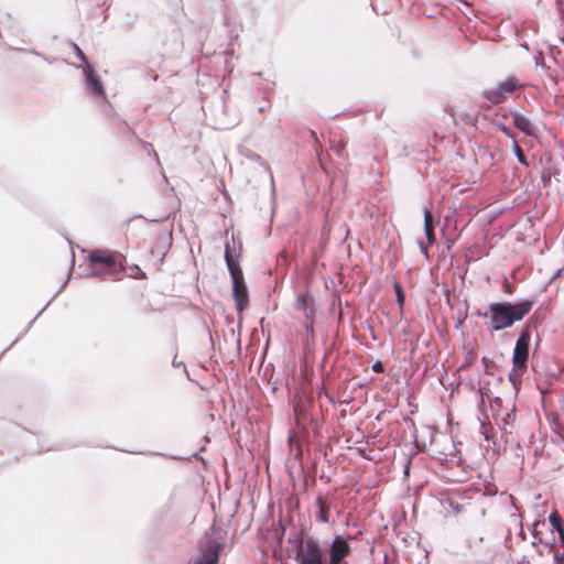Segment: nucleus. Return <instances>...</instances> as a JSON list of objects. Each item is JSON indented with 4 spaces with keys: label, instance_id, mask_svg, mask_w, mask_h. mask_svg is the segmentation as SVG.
Here are the masks:
<instances>
[{
    "label": "nucleus",
    "instance_id": "obj_27",
    "mask_svg": "<svg viewBox=\"0 0 564 564\" xmlns=\"http://www.w3.org/2000/svg\"><path fill=\"white\" fill-rule=\"evenodd\" d=\"M419 248H420V251L422 252V254L429 259V251H427V247L421 241L419 243Z\"/></svg>",
    "mask_w": 564,
    "mask_h": 564
},
{
    "label": "nucleus",
    "instance_id": "obj_29",
    "mask_svg": "<svg viewBox=\"0 0 564 564\" xmlns=\"http://www.w3.org/2000/svg\"><path fill=\"white\" fill-rule=\"evenodd\" d=\"M545 542H546V538H545V534H543L536 540V546H545Z\"/></svg>",
    "mask_w": 564,
    "mask_h": 564
},
{
    "label": "nucleus",
    "instance_id": "obj_19",
    "mask_svg": "<svg viewBox=\"0 0 564 564\" xmlns=\"http://www.w3.org/2000/svg\"><path fill=\"white\" fill-rule=\"evenodd\" d=\"M546 542H545V552L547 554H551L554 552L555 549V536L553 530H549V533L545 535Z\"/></svg>",
    "mask_w": 564,
    "mask_h": 564
},
{
    "label": "nucleus",
    "instance_id": "obj_4",
    "mask_svg": "<svg viewBox=\"0 0 564 564\" xmlns=\"http://www.w3.org/2000/svg\"><path fill=\"white\" fill-rule=\"evenodd\" d=\"M521 87L522 84L518 77L509 76L496 86L484 89L481 97L486 101V105L491 107L505 102Z\"/></svg>",
    "mask_w": 564,
    "mask_h": 564
},
{
    "label": "nucleus",
    "instance_id": "obj_6",
    "mask_svg": "<svg viewBox=\"0 0 564 564\" xmlns=\"http://www.w3.org/2000/svg\"><path fill=\"white\" fill-rule=\"evenodd\" d=\"M224 546L223 541L208 538L206 546L202 549L200 555L192 561V564H218Z\"/></svg>",
    "mask_w": 564,
    "mask_h": 564
},
{
    "label": "nucleus",
    "instance_id": "obj_3",
    "mask_svg": "<svg viewBox=\"0 0 564 564\" xmlns=\"http://www.w3.org/2000/svg\"><path fill=\"white\" fill-rule=\"evenodd\" d=\"M295 561L297 564H324V549L313 536L295 539Z\"/></svg>",
    "mask_w": 564,
    "mask_h": 564
},
{
    "label": "nucleus",
    "instance_id": "obj_15",
    "mask_svg": "<svg viewBox=\"0 0 564 564\" xmlns=\"http://www.w3.org/2000/svg\"><path fill=\"white\" fill-rule=\"evenodd\" d=\"M524 371H520V368L512 367L511 371L509 372V381L512 383L513 388L518 392L520 389V384L522 381V375Z\"/></svg>",
    "mask_w": 564,
    "mask_h": 564
},
{
    "label": "nucleus",
    "instance_id": "obj_37",
    "mask_svg": "<svg viewBox=\"0 0 564 564\" xmlns=\"http://www.w3.org/2000/svg\"><path fill=\"white\" fill-rule=\"evenodd\" d=\"M460 2H462L465 7H467V8H469V7H470V4H469L467 1L460 0Z\"/></svg>",
    "mask_w": 564,
    "mask_h": 564
},
{
    "label": "nucleus",
    "instance_id": "obj_8",
    "mask_svg": "<svg viewBox=\"0 0 564 564\" xmlns=\"http://www.w3.org/2000/svg\"><path fill=\"white\" fill-rule=\"evenodd\" d=\"M294 308L303 312L305 319H312L315 316V299L311 292L305 291L296 295Z\"/></svg>",
    "mask_w": 564,
    "mask_h": 564
},
{
    "label": "nucleus",
    "instance_id": "obj_35",
    "mask_svg": "<svg viewBox=\"0 0 564 564\" xmlns=\"http://www.w3.org/2000/svg\"><path fill=\"white\" fill-rule=\"evenodd\" d=\"M535 64H536V66H540V67L545 68V64H544L543 62H541V63H540V62L536 59V63H535Z\"/></svg>",
    "mask_w": 564,
    "mask_h": 564
},
{
    "label": "nucleus",
    "instance_id": "obj_31",
    "mask_svg": "<svg viewBox=\"0 0 564 564\" xmlns=\"http://www.w3.org/2000/svg\"><path fill=\"white\" fill-rule=\"evenodd\" d=\"M518 564H530V560L527 555H523L518 562Z\"/></svg>",
    "mask_w": 564,
    "mask_h": 564
},
{
    "label": "nucleus",
    "instance_id": "obj_7",
    "mask_svg": "<svg viewBox=\"0 0 564 564\" xmlns=\"http://www.w3.org/2000/svg\"><path fill=\"white\" fill-rule=\"evenodd\" d=\"M172 241L173 237L171 229H159L155 236V241L150 249L152 257L162 262L172 246Z\"/></svg>",
    "mask_w": 564,
    "mask_h": 564
},
{
    "label": "nucleus",
    "instance_id": "obj_1",
    "mask_svg": "<svg viewBox=\"0 0 564 564\" xmlns=\"http://www.w3.org/2000/svg\"><path fill=\"white\" fill-rule=\"evenodd\" d=\"M533 301L523 299L519 302H494L489 304L488 312H477L482 318H490V330L499 332L510 328L516 322H520L530 313Z\"/></svg>",
    "mask_w": 564,
    "mask_h": 564
},
{
    "label": "nucleus",
    "instance_id": "obj_18",
    "mask_svg": "<svg viewBox=\"0 0 564 564\" xmlns=\"http://www.w3.org/2000/svg\"><path fill=\"white\" fill-rule=\"evenodd\" d=\"M393 290H394V293L397 296V302H398L399 306H403V304L405 302V293H404L402 285L399 282H394Z\"/></svg>",
    "mask_w": 564,
    "mask_h": 564
},
{
    "label": "nucleus",
    "instance_id": "obj_36",
    "mask_svg": "<svg viewBox=\"0 0 564 564\" xmlns=\"http://www.w3.org/2000/svg\"><path fill=\"white\" fill-rule=\"evenodd\" d=\"M409 470H410V466L406 465L405 468H404V475H409Z\"/></svg>",
    "mask_w": 564,
    "mask_h": 564
},
{
    "label": "nucleus",
    "instance_id": "obj_10",
    "mask_svg": "<svg viewBox=\"0 0 564 564\" xmlns=\"http://www.w3.org/2000/svg\"><path fill=\"white\" fill-rule=\"evenodd\" d=\"M513 126L529 137L535 135V127L532 121L521 112H512Z\"/></svg>",
    "mask_w": 564,
    "mask_h": 564
},
{
    "label": "nucleus",
    "instance_id": "obj_2",
    "mask_svg": "<svg viewBox=\"0 0 564 564\" xmlns=\"http://www.w3.org/2000/svg\"><path fill=\"white\" fill-rule=\"evenodd\" d=\"M225 261L232 282V296L236 302V310L238 314H242L249 302L248 286L246 284L239 261L234 254L230 253L227 245L225 249Z\"/></svg>",
    "mask_w": 564,
    "mask_h": 564
},
{
    "label": "nucleus",
    "instance_id": "obj_25",
    "mask_svg": "<svg viewBox=\"0 0 564 564\" xmlns=\"http://www.w3.org/2000/svg\"><path fill=\"white\" fill-rule=\"evenodd\" d=\"M372 370L375 372H378V373H381L384 371V366L382 364V361L380 360H377L373 365H372Z\"/></svg>",
    "mask_w": 564,
    "mask_h": 564
},
{
    "label": "nucleus",
    "instance_id": "obj_5",
    "mask_svg": "<svg viewBox=\"0 0 564 564\" xmlns=\"http://www.w3.org/2000/svg\"><path fill=\"white\" fill-rule=\"evenodd\" d=\"M530 340V333L528 330H522L513 348L512 365L516 368H520V371H527L528 369Z\"/></svg>",
    "mask_w": 564,
    "mask_h": 564
},
{
    "label": "nucleus",
    "instance_id": "obj_13",
    "mask_svg": "<svg viewBox=\"0 0 564 564\" xmlns=\"http://www.w3.org/2000/svg\"><path fill=\"white\" fill-rule=\"evenodd\" d=\"M67 281H65L61 286L59 289L55 292V294L47 301V303L44 305V307H42V310H40L37 312V314L34 316L33 319H31L28 325L25 326V328L23 329V332L13 340L12 345L15 344L18 340H20V338H22L32 327L34 321L46 310V307L54 301V299L62 292V290L65 288Z\"/></svg>",
    "mask_w": 564,
    "mask_h": 564
},
{
    "label": "nucleus",
    "instance_id": "obj_11",
    "mask_svg": "<svg viewBox=\"0 0 564 564\" xmlns=\"http://www.w3.org/2000/svg\"><path fill=\"white\" fill-rule=\"evenodd\" d=\"M424 231L430 245H433L436 240L433 225V214L430 208H424Z\"/></svg>",
    "mask_w": 564,
    "mask_h": 564
},
{
    "label": "nucleus",
    "instance_id": "obj_32",
    "mask_svg": "<svg viewBox=\"0 0 564 564\" xmlns=\"http://www.w3.org/2000/svg\"><path fill=\"white\" fill-rule=\"evenodd\" d=\"M487 361H488V360H487V358H486V357H484V358H482V362L485 364V372H486V373H490V371H489V366H488Z\"/></svg>",
    "mask_w": 564,
    "mask_h": 564
},
{
    "label": "nucleus",
    "instance_id": "obj_14",
    "mask_svg": "<svg viewBox=\"0 0 564 564\" xmlns=\"http://www.w3.org/2000/svg\"><path fill=\"white\" fill-rule=\"evenodd\" d=\"M316 505L318 507V511L316 512V520L322 523H327L328 519V505L324 501L322 497H317Z\"/></svg>",
    "mask_w": 564,
    "mask_h": 564
},
{
    "label": "nucleus",
    "instance_id": "obj_24",
    "mask_svg": "<svg viewBox=\"0 0 564 564\" xmlns=\"http://www.w3.org/2000/svg\"><path fill=\"white\" fill-rule=\"evenodd\" d=\"M553 554V558H554V563L555 564H563L564 562V554H561L558 551H555L552 553Z\"/></svg>",
    "mask_w": 564,
    "mask_h": 564
},
{
    "label": "nucleus",
    "instance_id": "obj_21",
    "mask_svg": "<svg viewBox=\"0 0 564 564\" xmlns=\"http://www.w3.org/2000/svg\"><path fill=\"white\" fill-rule=\"evenodd\" d=\"M494 126L497 131L502 132L506 137L510 138L512 141H513V139H516L512 130L509 127H507L505 123L495 122Z\"/></svg>",
    "mask_w": 564,
    "mask_h": 564
},
{
    "label": "nucleus",
    "instance_id": "obj_17",
    "mask_svg": "<svg viewBox=\"0 0 564 564\" xmlns=\"http://www.w3.org/2000/svg\"><path fill=\"white\" fill-rule=\"evenodd\" d=\"M512 152L514 153L517 160L519 161V163L523 166H529V161L527 160L522 149L519 147L518 142L516 139H513V143H512Z\"/></svg>",
    "mask_w": 564,
    "mask_h": 564
},
{
    "label": "nucleus",
    "instance_id": "obj_16",
    "mask_svg": "<svg viewBox=\"0 0 564 564\" xmlns=\"http://www.w3.org/2000/svg\"><path fill=\"white\" fill-rule=\"evenodd\" d=\"M541 528H546V523H545V520H536L532 523V529H531V533H532V536H533V541H532V546H536V540L543 535V531L541 530Z\"/></svg>",
    "mask_w": 564,
    "mask_h": 564
},
{
    "label": "nucleus",
    "instance_id": "obj_28",
    "mask_svg": "<svg viewBox=\"0 0 564 564\" xmlns=\"http://www.w3.org/2000/svg\"><path fill=\"white\" fill-rule=\"evenodd\" d=\"M536 547V553L539 556L543 557V556H546L549 555L546 552H545V546H535Z\"/></svg>",
    "mask_w": 564,
    "mask_h": 564
},
{
    "label": "nucleus",
    "instance_id": "obj_33",
    "mask_svg": "<svg viewBox=\"0 0 564 564\" xmlns=\"http://www.w3.org/2000/svg\"><path fill=\"white\" fill-rule=\"evenodd\" d=\"M519 525H520V532H519V535H520L523 540H525V534H524V532H523L522 523L520 522V523H519Z\"/></svg>",
    "mask_w": 564,
    "mask_h": 564
},
{
    "label": "nucleus",
    "instance_id": "obj_22",
    "mask_svg": "<svg viewBox=\"0 0 564 564\" xmlns=\"http://www.w3.org/2000/svg\"><path fill=\"white\" fill-rule=\"evenodd\" d=\"M314 321H315V317L313 316L312 319H305L303 322V327H304L306 334L310 335L311 337H314V327H313Z\"/></svg>",
    "mask_w": 564,
    "mask_h": 564
},
{
    "label": "nucleus",
    "instance_id": "obj_12",
    "mask_svg": "<svg viewBox=\"0 0 564 564\" xmlns=\"http://www.w3.org/2000/svg\"><path fill=\"white\" fill-rule=\"evenodd\" d=\"M89 261L91 264H102L108 268L115 264L113 257L106 254L101 250L91 251L89 254Z\"/></svg>",
    "mask_w": 564,
    "mask_h": 564
},
{
    "label": "nucleus",
    "instance_id": "obj_26",
    "mask_svg": "<svg viewBox=\"0 0 564 564\" xmlns=\"http://www.w3.org/2000/svg\"><path fill=\"white\" fill-rule=\"evenodd\" d=\"M488 389L486 387H482V388H479V393H480V403L484 404L485 402V397H488Z\"/></svg>",
    "mask_w": 564,
    "mask_h": 564
},
{
    "label": "nucleus",
    "instance_id": "obj_34",
    "mask_svg": "<svg viewBox=\"0 0 564 564\" xmlns=\"http://www.w3.org/2000/svg\"><path fill=\"white\" fill-rule=\"evenodd\" d=\"M173 366L174 367H180V366H183L185 368V365L183 362H176V360L174 359L173 360Z\"/></svg>",
    "mask_w": 564,
    "mask_h": 564
},
{
    "label": "nucleus",
    "instance_id": "obj_20",
    "mask_svg": "<svg viewBox=\"0 0 564 564\" xmlns=\"http://www.w3.org/2000/svg\"><path fill=\"white\" fill-rule=\"evenodd\" d=\"M502 423L507 426H512L516 421V405H512V408L502 416Z\"/></svg>",
    "mask_w": 564,
    "mask_h": 564
},
{
    "label": "nucleus",
    "instance_id": "obj_30",
    "mask_svg": "<svg viewBox=\"0 0 564 564\" xmlns=\"http://www.w3.org/2000/svg\"><path fill=\"white\" fill-rule=\"evenodd\" d=\"M491 402H492L491 408H494V405L501 406V404H502V400L499 397L492 398Z\"/></svg>",
    "mask_w": 564,
    "mask_h": 564
},
{
    "label": "nucleus",
    "instance_id": "obj_9",
    "mask_svg": "<svg viewBox=\"0 0 564 564\" xmlns=\"http://www.w3.org/2000/svg\"><path fill=\"white\" fill-rule=\"evenodd\" d=\"M83 70L86 77V87L88 91L94 96H105V89L100 77L96 74L94 67L89 63H86Z\"/></svg>",
    "mask_w": 564,
    "mask_h": 564
},
{
    "label": "nucleus",
    "instance_id": "obj_23",
    "mask_svg": "<svg viewBox=\"0 0 564 564\" xmlns=\"http://www.w3.org/2000/svg\"><path fill=\"white\" fill-rule=\"evenodd\" d=\"M74 52L76 54V56L83 62V63H88L87 61V57L86 55L84 54V52L80 50V47L77 45V44H74Z\"/></svg>",
    "mask_w": 564,
    "mask_h": 564
}]
</instances>
